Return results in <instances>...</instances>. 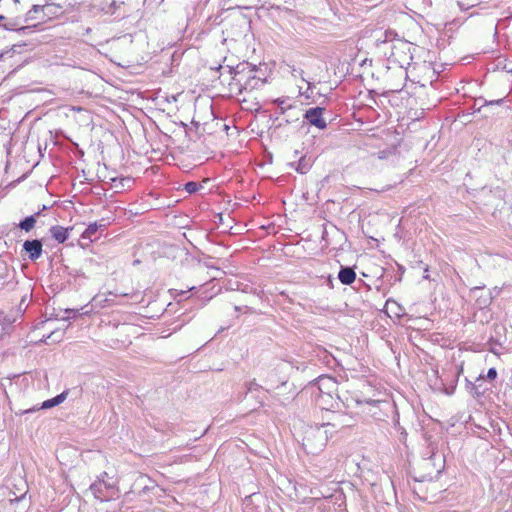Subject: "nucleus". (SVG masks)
<instances>
[{"label": "nucleus", "instance_id": "9d476101", "mask_svg": "<svg viewBox=\"0 0 512 512\" xmlns=\"http://www.w3.org/2000/svg\"><path fill=\"white\" fill-rule=\"evenodd\" d=\"M396 34L393 31H376L374 33L375 42L379 45L380 43H386L395 38Z\"/></svg>", "mask_w": 512, "mask_h": 512}, {"label": "nucleus", "instance_id": "412c9836", "mask_svg": "<svg viewBox=\"0 0 512 512\" xmlns=\"http://www.w3.org/2000/svg\"><path fill=\"white\" fill-rule=\"evenodd\" d=\"M44 7L43 6H39V5H34L32 10L30 11V13L33 11L35 13H37L38 11L42 10Z\"/></svg>", "mask_w": 512, "mask_h": 512}, {"label": "nucleus", "instance_id": "6ab92c4d", "mask_svg": "<svg viewBox=\"0 0 512 512\" xmlns=\"http://www.w3.org/2000/svg\"><path fill=\"white\" fill-rule=\"evenodd\" d=\"M422 68H423L424 70H428V71H430V72H431V78H435V77H436L435 71L430 67V64H426V63H424V64L422 65Z\"/></svg>", "mask_w": 512, "mask_h": 512}, {"label": "nucleus", "instance_id": "b1692460", "mask_svg": "<svg viewBox=\"0 0 512 512\" xmlns=\"http://www.w3.org/2000/svg\"><path fill=\"white\" fill-rule=\"evenodd\" d=\"M503 102V99H499V100H496V101H490L489 104H500Z\"/></svg>", "mask_w": 512, "mask_h": 512}, {"label": "nucleus", "instance_id": "f3484780", "mask_svg": "<svg viewBox=\"0 0 512 512\" xmlns=\"http://www.w3.org/2000/svg\"><path fill=\"white\" fill-rule=\"evenodd\" d=\"M309 169V166L307 163H305L304 159L301 158L298 165L296 166V171L301 173V174H304L308 171Z\"/></svg>", "mask_w": 512, "mask_h": 512}, {"label": "nucleus", "instance_id": "f8f14e48", "mask_svg": "<svg viewBox=\"0 0 512 512\" xmlns=\"http://www.w3.org/2000/svg\"><path fill=\"white\" fill-rule=\"evenodd\" d=\"M104 227V225H98L97 223L90 224L85 231L82 233V239H87L89 241L93 240V236L97 233L98 229Z\"/></svg>", "mask_w": 512, "mask_h": 512}, {"label": "nucleus", "instance_id": "f257e3e1", "mask_svg": "<svg viewBox=\"0 0 512 512\" xmlns=\"http://www.w3.org/2000/svg\"><path fill=\"white\" fill-rule=\"evenodd\" d=\"M328 426H330V423L319 427H310L305 432L302 445L307 453L318 454L324 449L328 441V431L326 429Z\"/></svg>", "mask_w": 512, "mask_h": 512}, {"label": "nucleus", "instance_id": "5701e85b", "mask_svg": "<svg viewBox=\"0 0 512 512\" xmlns=\"http://www.w3.org/2000/svg\"><path fill=\"white\" fill-rule=\"evenodd\" d=\"M390 187L389 186H386V187H383L382 189L378 190V189H373L374 191L376 192H383V191H386L388 190Z\"/></svg>", "mask_w": 512, "mask_h": 512}, {"label": "nucleus", "instance_id": "dca6fc26", "mask_svg": "<svg viewBox=\"0 0 512 512\" xmlns=\"http://www.w3.org/2000/svg\"><path fill=\"white\" fill-rule=\"evenodd\" d=\"M491 299L492 298H491L490 294L487 293L485 296H479L477 298V302L480 307H484V306H487L488 304H490Z\"/></svg>", "mask_w": 512, "mask_h": 512}, {"label": "nucleus", "instance_id": "0eeeda50", "mask_svg": "<svg viewBox=\"0 0 512 512\" xmlns=\"http://www.w3.org/2000/svg\"><path fill=\"white\" fill-rule=\"evenodd\" d=\"M338 278L342 284L350 285L356 279V273L351 267H341Z\"/></svg>", "mask_w": 512, "mask_h": 512}, {"label": "nucleus", "instance_id": "4be33fe9", "mask_svg": "<svg viewBox=\"0 0 512 512\" xmlns=\"http://www.w3.org/2000/svg\"><path fill=\"white\" fill-rule=\"evenodd\" d=\"M483 292V290L479 287H476L472 290V294L476 296L477 293Z\"/></svg>", "mask_w": 512, "mask_h": 512}, {"label": "nucleus", "instance_id": "20e7f679", "mask_svg": "<svg viewBox=\"0 0 512 512\" xmlns=\"http://www.w3.org/2000/svg\"><path fill=\"white\" fill-rule=\"evenodd\" d=\"M323 112L324 108L321 107L310 108L305 112L304 118L309 122L310 125H313L319 129H325L327 123L323 118Z\"/></svg>", "mask_w": 512, "mask_h": 512}, {"label": "nucleus", "instance_id": "1a4fd4ad", "mask_svg": "<svg viewBox=\"0 0 512 512\" xmlns=\"http://www.w3.org/2000/svg\"><path fill=\"white\" fill-rule=\"evenodd\" d=\"M68 228H64L62 226H53L50 228V233L52 237L58 242L63 243L68 238Z\"/></svg>", "mask_w": 512, "mask_h": 512}, {"label": "nucleus", "instance_id": "f03ea898", "mask_svg": "<svg viewBox=\"0 0 512 512\" xmlns=\"http://www.w3.org/2000/svg\"><path fill=\"white\" fill-rule=\"evenodd\" d=\"M312 394L323 393L329 395V393H338V382L335 378L322 375L314 383H311L308 387Z\"/></svg>", "mask_w": 512, "mask_h": 512}, {"label": "nucleus", "instance_id": "9b49d317", "mask_svg": "<svg viewBox=\"0 0 512 512\" xmlns=\"http://www.w3.org/2000/svg\"><path fill=\"white\" fill-rule=\"evenodd\" d=\"M40 215V212H37L36 214L34 215H31L29 217H26L24 220H22L20 223H19V227L26 231V232H29L30 230L33 229L36 221H37V218L39 217Z\"/></svg>", "mask_w": 512, "mask_h": 512}, {"label": "nucleus", "instance_id": "39448f33", "mask_svg": "<svg viewBox=\"0 0 512 512\" xmlns=\"http://www.w3.org/2000/svg\"><path fill=\"white\" fill-rule=\"evenodd\" d=\"M23 249L29 255V259L35 261L40 258L42 254V243L40 240H27L23 244Z\"/></svg>", "mask_w": 512, "mask_h": 512}, {"label": "nucleus", "instance_id": "4468645a", "mask_svg": "<svg viewBox=\"0 0 512 512\" xmlns=\"http://www.w3.org/2000/svg\"><path fill=\"white\" fill-rule=\"evenodd\" d=\"M496 377H497L496 369L490 368L486 375L480 374L479 377L477 378V381L484 380V379L488 380V381H493L496 379Z\"/></svg>", "mask_w": 512, "mask_h": 512}, {"label": "nucleus", "instance_id": "393cba45", "mask_svg": "<svg viewBox=\"0 0 512 512\" xmlns=\"http://www.w3.org/2000/svg\"><path fill=\"white\" fill-rule=\"evenodd\" d=\"M424 464L428 465L429 464V460H425Z\"/></svg>", "mask_w": 512, "mask_h": 512}, {"label": "nucleus", "instance_id": "6e6552de", "mask_svg": "<svg viewBox=\"0 0 512 512\" xmlns=\"http://www.w3.org/2000/svg\"><path fill=\"white\" fill-rule=\"evenodd\" d=\"M334 423L330 424L333 427H349L352 426L354 423V419L352 416H349L345 413H338L335 414V417L333 418Z\"/></svg>", "mask_w": 512, "mask_h": 512}, {"label": "nucleus", "instance_id": "2eb2a0df", "mask_svg": "<svg viewBox=\"0 0 512 512\" xmlns=\"http://www.w3.org/2000/svg\"><path fill=\"white\" fill-rule=\"evenodd\" d=\"M477 4V0H468L467 2L464 0H458L457 5L461 10H467L471 7H474Z\"/></svg>", "mask_w": 512, "mask_h": 512}, {"label": "nucleus", "instance_id": "423d86ee", "mask_svg": "<svg viewBox=\"0 0 512 512\" xmlns=\"http://www.w3.org/2000/svg\"><path fill=\"white\" fill-rule=\"evenodd\" d=\"M356 404L360 406L361 412L367 414L371 417L379 419L378 416V407L381 404V401L376 400H368V401H356Z\"/></svg>", "mask_w": 512, "mask_h": 512}, {"label": "nucleus", "instance_id": "a211bd4d", "mask_svg": "<svg viewBox=\"0 0 512 512\" xmlns=\"http://www.w3.org/2000/svg\"><path fill=\"white\" fill-rule=\"evenodd\" d=\"M185 189L189 193H194L198 190V184L196 182H188L185 185Z\"/></svg>", "mask_w": 512, "mask_h": 512}, {"label": "nucleus", "instance_id": "ddd939ff", "mask_svg": "<svg viewBox=\"0 0 512 512\" xmlns=\"http://www.w3.org/2000/svg\"><path fill=\"white\" fill-rule=\"evenodd\" d=\"M66 398L64 393L57 395L56 397L46 400L42 404V408L48 409L62 403Z\"/></svg>", "mask_w": 512, "mask_h": 512}, {"label": "nucleus", "instance_id": "a878e982", "mask_svg": "<svg viewBox=\"0 0 512 512\" xmlns=\"http://www.w3.org/2000/svg\"><path fill=\"white\" fill-rule=\"evenodd\" d=\"M2 57V55H0V58Z\"/></svg>", "mask_w": 512, "mask_h": 512}, {"label": "nucleus", "instance_id": "7ed1b4c3", "mask_svg": "<svg viewBox=\"0 0 512 512\" xmlns=\"http://www.w3.org/2000/svg\"><path fill=\"white\" fill-rule=\"evenodd\" d=\"M313 395L315 396L316 403L322 409L330 410L332 408H339L340 403H342L344 407H350V405L346 404L338 393H329V395L323 393H316Z\"/></svg>", "mask_w": 512, "mask_h": 512}, {"label": "nucleus", "instance_id": "aec40b11", "mask_svg": "<svg viewBox=\"0 0 512 512\" xmlns=\"http://www.w3.org/2000/svg\"><path fill=\"white\" fill-rule=\"evenodd\" d=\"M0 275H9V271L6 265H0Z\"/></svg>", "mask_w": 512, "mask_h": 512}]
</instances>
